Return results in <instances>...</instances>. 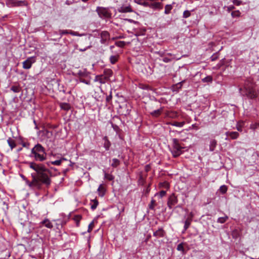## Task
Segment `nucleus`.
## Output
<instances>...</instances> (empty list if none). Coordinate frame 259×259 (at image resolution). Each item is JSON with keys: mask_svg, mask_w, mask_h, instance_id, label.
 Instances as JSON below:
<instances>
[{"mask_svg": "<svg viewBox=\"0 0 259 259\" xmlns=\"http://www.w3.org/2000/svg\"><path fill=\"white\" fill-rule=\"evenodd\" d=\"M162 60L164 62H165V63H168V62H169L171 61V59L168 58V57H164L163 59H162Z\"/></svg>", "mask_w": 259, "mask_h": 259, "instance_id": "4d7b16f0", "label": "nucleus"}, {"mask_svg": "<svg viewBox=\"0 0 259 259\" xmlns=\"http://www.w3.org/2000/svg\"><path fill=\"white\" fill-rule=\"evenodd\" d=\"M77 74L79 76L80 78H82V77L88 76L89 73L86 71L85 69L83 70H79Z\"/></svg>", "mask_w": 259, "mask_h": 259, "instance_id": "cd10ccee", "label": "nucleus"}, {"mask_svg": "<svg viewBox=\"0 0 259 259\" xmlns=\"http://www.w3.org/2000/svg\"><path fill=\"white\" fill-rule=\"evenodd\" d=\"M59 33L61 36H62L63 35H64V34H70L73 36L77 35V32H75V31H73L72 30H59Z\"/></svg>", "mask_w": 259, "mask_h": 259, "instance_id": "ddd939ff", "label": "nucleus"}, {"mask_svg": "<svg viewBox=\"0 0 259 259\" xmlns=\"http://www.w3.org/2000/svg\"><path fill=\"white\" fill-rule=\"evenodd\" d=\"M94 227V222L92 221L89 225L88 232L90 233Z\"/></svg>", "mask_w": 259, "mask_h": 259, "instance_id": "c03bdc74", "label": "nucleus"}, {"mask_svg": "<svg viewBox=\"0 0 259 259\" xmlns=\"http://www.w3.org/2000/svg\"><path fill=\"white\" fill-rule=\"evenodd\" d=\"M33 151H36L37 153L45 152L44 148L40 144H37L34 147H33Z\"/></svg>", "mask_w": 259, "mask_h": 259, "instance_id": "393cba45", "label": "nucleus"}, {"mask_svg": "<svg viewBox=\"0 0 259 259\" xmlns=\"http://www.w3.org/2000/svg\"><path fill=\"white\" fill-rule=\"evenodd\" d=\"M91 208L92 210H95L99 204L98 201L96 198L91 200Z\"/></svg>", "mask_w": 259, "mask_h": 259, "instance_id": "5701e85b", "label": "nucleus"}, {"mask_svg": "<svg viewBox=\"0 0 259 259\" xmlns=\"http://www.w3.org/2000/svg\"><path fill=\"white\" fill-rule=\"evenodd\" d=\"M240 14L241 13L239 11H234L231 13V15L233 17H239Z\"/></svg>", "mask_w": 259, "mask_h": 259, "instance_id": "a19ab883", "label": "nucleus"}, {"mask_svg": "<svg viewBox=\"0 0 259 259\" xmlns=\"http://www.w3.org/2000/svg\"><path fill=\"white\" fill-rule=\"evenodd\" d=\"M228 9L229 10H231L234 9V6H230L228 7Z\"/></svg>", "mask_w": 259, "mask_h": 259, "instance_id": "e2e57ef3", "label": "nucleus"}, {"mask_svg": "<svg viewBox=\"0 0 259 259\" xmlns=\"http://www.w3.org/2000/svg\"><path fill=\"white\" fill-rule=\"evenodd\" d=\"M165 235V232L162 228H159L158 230L154 232L153 236L156 237H163Z\"/></svg>", "mask_w": 259, "mask_h": 259, "instance_id": "4468645a", "label": "nucleus"}, {"mask_svg": "<svg viewBox=\"0 0 259 259\" xmlns=\"http://www.w3.org/2000/svg\"><path fill=\"white\" fill-rule=\"evenodd\" d=\"M81 218L82 217L80 215H75L73 218V220L76 222L77 227L79 226V222L81 220Z\"/></svg>", "mask_w": 259, "mask_h": 259, "instance_id": "c9c22d12", "label": "nucleus"}, {"mask_svg": "<svg viewBox=\"0 0 259 259\" xmlns=\"http://www.w3.org/2000/svg\"><path fill=\"white\" fill-rule=\"evenodd\" d=\"M112 99V91H111L110 92L109 95L107 96L106 98V102L110 103V102L111 101Z\"/></svg>", "mask_w": 259, "mask_h": 259, "instance_id": "de8ad7c7", "label": "nucleus"}, {"mask_svg": "<svg viewBox=\"0 0 259 259\" xmlns=\"http://www.w3.org/2000/svg\"><path fill=\"white\" fill-rule=\"evenodd\" d=\"M32 63V57H29L23 62V67L24 69H29Z\"/></svg>", "mask_w": 259, "mask_h": 259, "instance_id": "f8f14e48", "label": "nucleus"}, {"mask_svg": "<svg viewBox=\"0 0 259 259\" xmlns=\"http://www.w3.org/2000/svg\"><path fill=\"white\" fill-rule=\"evenodd\" d=\"M242 3V2L241 1L239 0H234L233 1V4L236 6H239Z\"/></svg>", "mask_w": 259, "mask_h": 259, "instance_id": "864d4df0", "label": "nucleus"}, {"mask_svg": "<svg viewBox=\"0 0 259 259\" xmlns=\"http://www.w3.org/2000/svg\"><path fill=\"white\" fill-rule=\"evenodd\" d=\"M147 177V175H143V174H141L140 175V178H139V181H141V183H144L145 182V178H146Z\"/></svg>", "mask_w": 259, "mask_h": 259, "instance_id": "49530a36", "label": "nucleus"}, {"mask_svg": "<svg viewBox=\"0 0 259 259\" xmlns=\"http://www.w3.org/2000/svg\"><path fill=\"white\" fill-rule=\"evenodd\" d=\"M120 163V161L117 158H113L112 159V163H111V166L113 167H116L118 166Z\"/></svg>", "mask_w": 259, "mask_h": 259, "instance_id": "f704fd0d", "label": "nucleus"}, {"mask_svg": "<svg viewBox=\"0 0 259 259\" xmlns=\"http://www.w3.org/2000/svg\"><path fill=\"white\" fill-rule=\"evenodd\" d=\"M172 144L171 152L173 157L176 158L183 153L182 150L184 149V147L180 145L179 140L177 139L174 138L172 139Z\"/></svg>", "mask_w": 259, "mask_h": 259, "instance_id": "7ed1b4c3", "label": "nucleus"}, {"mask_svg": "<svg viewBox=\"0 0 259 259\" xmlns=\"http://www.w3.org/2000/svg\"><path fill=\"white\" fill-rule=\"evenodd\" d=\"M228 219V217L227 215H225L223 217L219 218L218 219L217 222L221 223V224H223L225 222H226Z\"/></svg>", "mask_w": 259, "mask_h": 259, "instance_id": "e433bc0d", "label": "nucleus"}, {"mask_svg": "<svg viewBox=\"0 0 259 259\" xmlns=\"http://www.w3.org/2000/svg\"><path fill=\"white\" fill-rule=\"evenodd\" d=\"M96 11L101 18H110L111 17V13L107 8L98 7Z\"/></svg>", "mask_w": 259, "mask_h": 259, "instance_id": "39448f33", "label": "nucleus"}, {"mask_svg": "<svg viewBox=\"0 0 259 259\" xmlns=\"http://www.w3.org/2000/svg\"><path fill=\"white\" fill-rule=\"evenodd\" d=\"M61 159H62V161L63 160H66V158H61Z\"/></svg>", "mask_w": 259, "mask_h": 259, "instance_id": "338daca9", "label": "nucleus"}, {"mask_svg": "<svg viewBox=\"0 0 259 259\" xmlns=\"http://www.w3.org/2000/svg\"><path fill=\"white\" fill-rule=\"evenodd\" d=\"M118 58H119V56L117 55L110 56V63L112 64H115L118 61Z\"/></svg>", "mask_w": 259, "mask_h": 259, "instance_id": "7c9ffc66", "label": "nucleus"}, {"mask_svg": "<svg viewBox=\"0 0 259 259\" xmlns=\"http://www.w3.org/2000/svg\"><path fill=\"white\" fill-rule=\"evenodd\" d=\"M239 91L243 96H246L247 98L253 99L257 96V94L254 88L250 85L245 84L244 88H240Z\"/></svg>", "mask_w": 259, "mask_h": 259, "instance_id": "f03ea898", "label": "nucleus"}, {"mask_svg": "<svg viewBox=\"0 0 259 259\" xmlns=\"http://www.w3.org/2000/svg\"><path fill=\"white\" fill-rule=\"evenodd\" d=\"M228 190V187L225 185L221 186L219 191L220 192L223 194H225Z\"/></svg>", "mask_w": 259, "mask_h": 259, "instance_id": "72a5a7b5", "label": "nucleus"}, {"mask_svg": "<svg viewBox=\"0 0 259 259\" xmlns=\"http://www.w3.org/2000/svg\"><path fill=\"white\" fill-rule=\"evenodd\" d=\"M185 81L183 80L182 81H181L175 85H174L172 87V89L174 91L178 92L182 87L183 83H184Z\"/></svg>", "mask_w": 259, "mask_h": 259, "instance_id": "412c9836", "label": "nucleus"}, {"mask_svg": "<svg viewBox=\"0 0 259 259\" xmlns=\"http://www.w3.org/2000/svg\"><path fill=\"white\" fill-rule=\"evenodd\" d=\"M151 169V166L149 164H147L145 166V170L146 172H148L149 171H150Z\"/></svg>", "mask_w": 259, "mask_h": 259, "instance_id": "13d9d810", "label": "nucleus"}, {"mask_svg": "<svg viewBox=\"0 0 259 259\" xmlns=\"http://www.w3.org/2000/svg\"><path fill=\"white\" fill-rule=\"evenodd\" d=\"M91 47H92V46L90 45L85 48L79 49V50L80 52H84V51H86L88 49L90 48Z\"/></svg>", "mask_w": 259, "mask_h": 259, "instance_id": "bf43d9fd", "label": "nucleus"}, {"mask_svg": "<svg viewBox=\"0 0 259 259\" xmlns=\"http://www.w3.org/2000/svg\"><path fill=\"white\" fill-rule=\"evenodd\" d=\"M113 72L110 69H105L104 70L103 74L104 76L107 79H110V77L112 75Z\"/></svg>", "mask_w": 259, "mask_h": 259, "instance_id": "a211bd4d", "label": "nucleus"}, {"mask_svg": "<svg viewBox=\"0 0 259 259\" xmlns=\"http://www.w3.org/2000/svg\"><path fill=\"white\" fill-rule=\"evenodd\" d=\"M194 217V214L192 212H191L189 214V217H188V218H191V220H192V218Z\"/></svg>", "mask_w": 259, "mask_h": 259, "instance_id": "052dcab7", "label": "nucleus"}, {"mask_svg": "<svg viewBox=\"0 0 259 259\" xmlns=\"http://www.w3.org/2000/svg\"><path fill=\"white\" fill-rule=\"evenodd\" d=\"M29 166L30 168H32V162H30Z\"/></svg>", "mask_w": 259, "mask_h": 259, "instance_id": "0e129e2a", "label": "nucleus"}, {"mask_svg": "<svg viewBox=\"0 0 259 259\" xmlns=\"http://www.w3.org/2000/svg\"><path fill=\"white\" fill-rule=\"evenodd\" d=\"M103 140L104 141V147L106 150H109L111 146V143L109 141L108 137L107 136H105L103 138Z\"/></svg>", "mask_w": 259, "mask_h": 259, "instance_id": "dca6fc26", "label": "nucleus"}, {"mask_svg": "<svg viewBox=\"0 0 259 259\" xmlns=\"http://www.w3.org/2000/svg\"><path fill=\"white\" fill-rule=\"evenodd\" d=\"M115 45L120 48H123L125 45L126 42L124 41H116Z\"/></svg>", "mask_w": 259, "mask_h": 259, "instance_id": "58836bf2", "label": "nucleus"}, {"mask_svg": "<svg viewBox=\"0 0 259 259\" xmlns=\"http://www.w3.org/2000/svg\"><path fill=\"white\" fill-rule=\"evenodd\" d=\"M118 11L120 13H128L133 12V10L130 5H122L118 9Z\"/></svg>", "mask_w": 259, "mask_h": 259, "instance_id": "9d476101", "label": "nucleus"}, {"mask_svg": "<svg viewBox=\"0 0 259 259\" xmlns=\"http://www.w3.org/2000/svg\"><path fill=\"white\" fill-rule=\"evenodd\" d=\"M165 194H166V191H165L164 190L161 191L159 193V195L160 197H162L164 196L165 195Z\"/></svg>", "mask_w": 259, "mask_h": 259, "instance_id": "6e6d98bb", "label": "nucleus"}, {"mask_svg": "<svg viewBox=\"0 0 259 259\" xmlns=\"http://www.w3.org/2000/svg\"><path fill=\"white\" fill-rule=\"evenodd\" d=\"M156 205L155 201L154 199H152L150 204L149 205V207L150 209L154 210V207Z\"/></svg>", "mask_w": 259, "mask_h": 259, "instance_id": "79ce46f5", "label": "nucleus"}, {"mask_svg": "<svg viewBox=\"0 0 259 259\" xmlns=\"http://www.w3.org/2000/svg\"><path fill=\"white\" fill-rule=\"evenodd\" d=\"M160 186L164 187L165 188H167L168 187V184L166 182H164L163 183H161L160 184Z\"/></svg>", "mask_w": 259, "mask_h": 259, "instance_id": "5fc2aeb1", "label": "nucleus"}, {"mask_svg": "<svg viewBox=\"0 0 259 259\" xmlns=\"http://www.w3.org/2000/svg\"><path fill=\"white\" fill-rule=\"evenodd\" d=\"M33 157L36 160L42 161L46 159V154L45 152L37 153L36 151H33Z\"/></svg>", "mask_w": 259, "mask_h": 259, "instance_id": "1a4fd4ad", "label": "nucleus"}, {"mask_svg": "<svg viewBox=\"0 0 259 259\" xmlns=\"http://www.w3.org/2000/svg\"><path fill=\"white\" fill-rule=\"evenodd\" d=\"M191 16V12L190 11L186 10L184 12L183 17L184 18H187Z\"/></svg>", "mask_w": 259, "mask_h": 259, "instance_id": "37998d69", "label": "nucleus"}, {"mask_svg": "<svg viewBox=\"0 0 259 259\" xmlns=\"http://www.w3.org/2000/svg\"><path fill=\"white\" fill-rule=\"evenodd\" d=\"M101 43L102 44H107V41L110 39V34L107 31H103L100 33Z\"/></svg>", "mask_w": 259, "mask_h": 259, "instance_id": "6e6552de", "label": "nucleus"}, {"mask_svg": "<svg viewBox=\"0 0 259 259\" xmlns=\"http://www.w3.org/2000/svg\"><path fill=\"white\" fill-rule=\"evenodd\" d=\"M7 142L11 149H13L16 146L15 141L14 139L9 138L8 139Z\"/></svg>", "mask_w": 259, "mask_h": 259, "instance_id": "bb28decb", "label": "nucleus"}, {"mask_svg": "<svg viewBox=\"0 0 259 259\" xmlns=\"http://www.w3.org/2000/svg\"><path fill=\"white\" fill-rule=\"evenodd\" d=\"M163 111V107H160L159 109H158L157 110H155L153 111H152L150 114L153 117H158L159 116L162 112Z\"/></svg>", "mask_w": 259, "mask_h": 259, "instance_id": "aec40b11", "label": "nucleus"}, {"mask_svg": "<svg viewBox=\"0 0 259 259\" xmlns=\"http://www.w3.org/2000/svg\"><path fill=\"white\" fill-rule=\"evenodd\" d=\"M11 90L14 93H19L21 91V88L19 85H12L11 87Z\"/></svg>", "mask_w": 259, "mask_h": 259, "instance_id": "2f4dec72", "label": "nucleus"}, {"mask_svg": "<svg viewBox=\"0 0 259 259\" xmlns=\"http://www.w3.org/2000/svg\"><path fill=\"white\" fill-rule=\"evenodd\" d=\"M237 129L238 131H242V127L241 126L239 125L238 124H237Z\"/></svg>", "mask_w": 259, "mask_h": 259, "instance_id": "680f3d73", "label": "nucleus"}, {"mask_svg": "<svg viewBox=\"0 0 259 259\" xmlns=\"http://www.w3.org/2000/svg\"><path fill=\"white\" fill-rule=\"evenodd\" d=\"M177 249L179 251H183L184 250V247L182 244H179L177 246Z\"/></svg>", "mask_w": 259, "mask_h": 259, "instance_id": "3c124183", "label": "nucleus"}, {"mask_svg": "<svg viewBox=\"0 0 259 259\" xmlns=\"http://www.w3.org/2000/svg\"><path fill=\"white\" fill-rule=\"evenodd\" d=\"M104 174V178L108 181H113L114 179V177L110 174L107 173L105 171L103 170Z\"/></svg>", "mask_w": 259, "mask_h": 259, "instance_id": "c85d7f7f", "label": "nucleus"}, {"mask_svg": "<svg viewBox=\"0 0 259 259\" xmlns=\"http://www.w3.org/2000/svg\"><path fill=\"white\" fill-rule=\"evenodd\" d=\"M41 224L49 229H52L53 227L52 223L47 219H46L42 221Z\"/></svg>", "mask_w": 259, "mask_h": 259, "instance_id": "4be33fe9", "label": "nucleus"}, {"mask_svg": "<svg viewBox=\"0 0 259 259\" xmlns=\"http://www.w3.org/2000/svg\"><path fill=\"white\" fill-rule=\"evenodd\" d=\"M30 145V144L29 143L26 142H22V146L24 147L29 148Z\"/></svg>", "mask_w": 259, "mask_h": 259, "instance_id": "603ef678", "label": "nucleus"}, {"mask_svg": "<svg viewBox=\"0 0 259 259\" xmlns=\"http://www.w3.org/2000/svg\"><path fill=\"white\" fill-rule=\"evenodd\" d=\"M192 221V220H191V218H187L186 220L185 221V224L184 226L185 231H186L189 227V226L191 225Z\"/></svg>", "mask_w": 259, "mask_h": 259, "instance_id": "c756f323", "label": "nucleus"}, {"mask_svg": "<svg viewBox=\"0 0 259 259\" xmlns=\"http://www.w3.org/2000/svg\"><path fill=\"white\" fill-rule=\"evenodd\" d=\"M227 136L230 137L232 139H236L239 137V133L237 132H227L226 133Z\"/></svg>", "mask_w": 259, "mask_h": 259, "instance_id": "2eb2a0df", "label": "nucleus"}, {"mask_svg": "<svg viewBox=\"0 0 259 259\" xmlns=\"http://www.w3.org/2000/svg\"><path fill=\"white\" fill-rule=\"evenodd\" d=\"M98 192L99 196L100 197H103L105 194L106 189L102 184L100 185L98 189Z\"/></svg>", "mask_w": 259, "mask_h": 259, "instance_id": "f3484780", "label": "nucleus"}, {"mask_svg": "<svg viewBox=\"0 0 259 259\" xmlns=\"http://www.w3.org/2000/svg\"><path fill=\"white\" fill-rule=\"evenodd\" d=\"M203 82H211L212 81V77L211 76H207L202 79Z\"/></svg>", "mask_w": 259, "mask_h": 259, "instance_id": "ea45409f", "label": "nucleus"}, {"mask_svg": "<svg viewBox=\"0 0 259 259\" xmlns=\"http://www.w3.org/2000/svg\"><path fill=\"white\" fill-rule=\"evenodd\" d=\"M79 81L81 82L84 83H85L87 84H91V82H90V80H85V79L81 78H79Z\"/></svg>", "mask_w": 259, "mask_h": 259, "instance_id": "8fccbe9b", "label": "nucleus"}, {"mask_svg": "<svg viewBox=\"0 0 259 259\" xmlns=\"http://www.w3.org/2000/svg\"><path fill=\"white\" fill-rule=\"evenodd\" d=\"M178 202V199L175 194H171L168 197L167 200V206L169 209H171Z\"/></svg>", "mask_w": 259, "mask_h": 259, "instance_id": "0eeeda50", "label": "nucleus"}, {"mask_svg": "<svg viewBox=\"0 0 259 259\" xmlns=\"http://www.w3.org/2000/svg\"><path fill=\"white\" fill-rule=\"evenodd\" d=\"M151 7L153 9H162V5L160 2H153L151 3Z\"/></svg>", "mask_w": 259, "mask_h": 259, "instance_id": "b1692460", "label": "nucleus"}, {"mask_svg": "<svg viewBox=\"0 0 259 259\" xmlns=\"http://www.w3.org/2000/svg\"><path fill=\"white\" fill-rule=\"evenodd\" d=\"M33 123L35 124V128L37 130V138L40 141L45 140L47 138H49V134L50 132L48 130H46L43 126L38 127L36 124L35 120H33Z\"/></svg>", "mask_w": 259, "mask_h": 259, "instance_id": "20e7f679", "label": "nucleus"}, {"mask_svg": "<svg viewBox=\"0 0 259 259\" xmlns=\"http://www.w3.org/2000/svg\"><path fill=\"white\" fill-rule=\"evenodd\" d=\"M59 106L61 109L65 111H68L71 109L70 105L67 103H60Z\"/></svg>", "mask_w": 259, "mask_h": 259, "instance_id": "6ab92c4d", "label": "nucleus"}, {"mask_svg": "<svg viewBox=\"0 0 259 259\" xmlns=\"http://www.w3.org/2000/svg\"><path fill=\"white\" fill-rule=\"evenodd\" d=\"M0 4H1V5H2V7L4 8L5 7V4L4 3H1L0 2Z\"/></svg>", "mask_w": 259, "mask_h": 259, "instance_id": "69168bd1", "label": "nucleus"}, {"mask_svg": "<svg viewBox=\"0 0 259 259\" xmlns=\"http://www.w3.org/2000/svg\"><path fill=\"white\" fill-rule=\"evenodd\" d=\"M33 168L36 172V175L33 176V186L39 183L47 185L50 184V179L45 173L46 169L42 164H36L33 163Z\"/></svg>", "mask_w": 259, "mask_h": 259, "instance_id": "f257e3e1", "label": "nucleus"}, {"mask_svg": "<svg viewBox=\"0 0 259 259\" xmlns=\"http://www.w3.org/2000/svg\"><path fill=\"white\" fill-rule=\"evenodd\" d=\"M172 9V6L171 5H166L165 6L164 13L165 14H169L170 13Z\"/></svg>", "mask_w": 259, "mask_h": 259, "instance_id": "473e14b6", "label": "nucleus"}, {"mask_svg": "<svg viewBox=\"0 0 259 259\" xmlns=\"http://www.w3.org/2000/svg\"><path fill=\"white\" fill-rule=\"evenodd\" d=\"M219 58V54L218 53L213 54L210 57V60L212 61H214L217 60Z\"/></svg>", "mask_w": 259, "mask_h": 259, "instance_id": "a18cd8bd", "label": "nucleus"}, {"mask_svg": "<svg viewBox=\"0 0 259 259\" xmlns=\"http://www.w3.org/2000/svg\"><path fill=\"white\" fill-rule=\"evenodd\" d=\"M113 48H114V46H111L110 47V49H112Z\"/></svg>", "mask_w": 259, "mask_h": 259, "instance_id": "774afa93", "label": "nucleus"}, {"mask_svg": "<svg viewBox=\"0 0 259 259\" xmlns=\"http://www.w3.org/2000/svg\"><path fill=\"white\" fill-rule=\"evenodd\" d=\"M107 80V79L103 74L96 75L94 79V81L99 82L101 84L105 83Z\"/></svg>", "mask_w": 259, "mask_h": 259, "instance_id": "9b49d317", "label": "nucleus"}, {"mask_svg": "<svg viewBox=\"0 0 259 259\" xmlns=\"http://www.w3.org/2000/svg\"><path fill=\"white\" fill-rule=\"evenodd\" d=\"M217 144V142L215 140L213 139V140H211L210 141V144H209V150L210 151H214V149L216 147Z\"/></svg>", "mask_w": 259, "mask_h": 259, "instance_id": "a878e982", "label": "nucleus"}, {"mask_svg": "<svg viewBox=\"0 0 259 259\" xmlns=\"http://www.w3.org/2000/svg\"><path fill=\"white\" fill-rule=\"evenodd\" d=\"M185 122L184 121L182 122H174L171 123V125L175 126H178V127H182L185 124Z\"/></svg>", "mask_w": 259, "mask_h": 259, "instance_id": "4c0bfd02", "label": "nucleus"}, {"mask_svg": "<svg viewBox=\"0 0 259 259\" xmlns=\"http://www.w3.org/2000/svg\"><path fill=\"white\" fill-rule=\"evenodd\" d=\"M26 4V1L20 0H7L6 3V5L10 7L25 6Z\"/></svg>", "mask_w": 259, "mask_h": 259, "instance_id": "423d86ee", "label": "nucleus"}, {"mask_svg": "<svg viewBox=\"0 0 259 259\" xmlns=\"http://www.w3.org/2000/svg\"><path fill=\"white\" fill-rule=\"evenodd\" d=\"M62 162V159L55 160L52 162V164L54 165H60Z\"/></svg>", "mask_w": 259, "mask_h": 259, "instance_id": "09e8293b", "label": "nucleus"}]
</instances>
